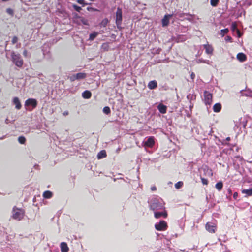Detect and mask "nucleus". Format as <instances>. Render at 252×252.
I'll return each mask as SVG.
<instances>
[{"instance_id": "6", "label": "nucleus", "mask_w": 252, "mask_h": 252, "mask_svg": "<svg viewBox=\"0 0 252 252\" xmlns=\"http://www.w3.org/2000/svg\"><path fill=\"white\" fill-rule=\"evenodd\" d=\"M204 102L206 105H210L212 102L213 95L209 91H204Z\"/></svg>"}, {"instance_id": "25", "label": "nucleus", "mask_w": 252, "mask_h": 252, "mask_svg": "<svg viewBox=\"0 0 252 252\" xmlns=\"http://www.w3.org/2000/svg\"><path fill=\"white\" fill-rule=\"evenodd\" d=\"M98 32H94L90 33L89 35V40L91 41L94 40V39L98 35Z\"/></svg>"}, {"instance_id": "39", "label": "nucleus", "mask_w": 252, "mask_h": 252, "mask_svg": "<svg viewBox=\"0 0 252 252\" xmlns=\"http://www.w3.org/2000/svg\"><path fill=\"white\" fill-rule=\"evenodd\" d=\"M77 2L79 4H81L82 5H85L86 4V3H85V1L84 0H77Z\"/></svg>"}, {"instance_id": "12", "label": "nucleus", "mask_w": 252, "mask_h": 252, "mask_svg": "<svg viewBox=\"0 0 252 252\" xmlns=\"http://www.w3.org/2000/svg\"><path fill=\"white\" fill-rule=\"evenodd\" d=\"M173 16L172 14L165 15L162 19V24L163 26H167L169 23V19Z\"/></svg>"}, {"instance_id": "28", "label": "nucleus", "mask_w": 252, "mask_h": 252, "mask_svg": "<svg viewBox=\"0 0 252 252\" xmlns=\"http://www.w3.org/2000/svg\"><path fill=\"white\" fill-rule=\"evenodd\" d=\"M219 2V0H210V4L213 7L217 6Z\"/></svg>"}, {"instance_id": "27", "label": "nucleus", "mask_w": 252, "mask_h": 252, "mask_svg": "<svg viewBox=\"0 0 252 252\" xmlns=\"http://www.w3.org/2000/svg\"><path fill=\"white\" fill-rule=\"evenodd\" d=\"M229 32V29L228 28H225L224 29L221 30L220 35L223 37L225 34H227Z\"/></svg>"}, {"instance_id": "14", "label": "nucleus", "mask_w": 252, "mask_h": 252, "mask_svg": "<svg viewBox=\"0 0 252 252\" xmlns=\"http://www.w3.org/2000/svg\"><path fill=\"white\" fill-rule=\"evenodd\" d=\"M237 59L241 62H244L247 60V56L243 53H239L237 55Z\"/></svg>"}, {"instance_id": "31", "label": "nucleus", "mask_w": 252, "mask_h": 252, "mask_svg": "<svg viewBox=\"0 0 252 252\" xmlns=\"http://www.w3.org/2000/svg\"><path fill=\"white\" fill-rule=\"evenodd\" d=\"M103 112L106 114H108L110 113V108L108 106L104 107L103 109Z\"/></svg>"}, {"instance_id": "35", "label": "nucleus", "mask_w": 252, "mask_h": 252, "mask_svg": "<svg viewBox=\"0 0 252 252\" xmlns=\"http://www.w3.org/2000/svg\"><path fill=\"white\" fill-rule=\"evenodd\" d=\"M237 24L236 22H233L231 25L232 30L233 31H235L237 29Z\"/></svg>"}, {"instance_id": "11", "label": "nucleus", "mask_w": 252, "mask_h": 252, "mask_svg": "<svg viewBox=\"0 0 252 252\" xmlns=\"http://www.w3.org/2000/svg\"><path fill=\"white\" fill-rule=\"evenodd\" d=\"M168 214L167 211L166 210H164L163 212H154V217L156 219L160 218L161 217H163L164 218H166L167 217Z\"/></svg>"}, {"instance_id": "7", "label": "nucleus", "mask_w": 252, "mask_h": 252, "mask_svg": "<svg viewBox=\"0 0 252 252\" xmlns=\"http://www.w3.org/2000/svg\"><path fill=\"white\" fill-rule=\"evenodd\" d=\"M155 227L158 231H165L167 229L168 225L165 221L162 220L158 223L155 224Z\"/></svg>"}, {"instance_id": "18", "label": "nucleus", "mask_w": 252, "mask_h": 252, "mask_svg": "<svg viewBox=\"0 0 252 252\" xmlns=\"http://www.w3.org/2000/svg\"><path fill=\"white\" fill-rule=\"evenodd\" d=\"M78 18L79 20V24H82L84 25H87V26L89 25V21L87 19H86L83 17H80V16H78Z\"/></svg>"}, {"instance_id": "37", "label": "nucleus", "mask_w": 252, "mask_h": 252, "mask_svg": "<svg viewBox=\"0 0 252 252\" xmlns=\"http://www.w3.org/2000/svg\"><path fill=\"white\" fill-rule=\"evenodd\" d=\"M6 12L10 15H13L14 13L13 10L10 8H7Z\"/></svg>"}, {"instance_id": "44", "label": "nucleus", "mask_w": 252, "mask_h": 252, "mask_svg": "<svg viewBox=\"0 0 252 252\" xmlns=\"http://www.w3.org/2000/svg\"><path fill=\"white\" fill-rule=\"evenodd\" d=\"M5 123L6 124H9V123H11V121H10L8 119H7H7L5 120Z\"/></svg>"}, {"instance_id": "8", "label": "nucleus", "mask_w": 252, "mask_h": 252, "mask_svg": "<svg viewBox=\"0 0 252 252\" xmlns=\"http://www.w3.org/2000/svg\"><path fill=\"white\" fill-rule=\"evenodd\" d=\"M155 144V138L153 136H150L147 140L144 142V146L146 147L152 148Z\"/></svg>"}, {"instance_id": "17", "label": "nucleus", "mask_w": 252, "mask_h": 252, "mask_svg": "<svg viewBox=\"0 0 252 252\" xmlns=\"http://www.w3.org/2000/svg\"><path fill=\"white\" fill-rule=\"evenodd\" d=\"M92 96V93L90 91L86 90L82 93V96L85 99H89Z\"/></svg>"}, {"instance_id": "1", "label": "nucleus", "mask_w": 252, "mask_h": 252, "mask_svg": "<svg viewBox=\"0 0 252 252\" xmlns=\"http://www.w3.org/2000/svg\"><path fill=\"white\" fill-rule=\"evenodd\" d=\"M150 209L153 211L162 209L163 207L162 203L159 199L154 197L149 202Z\"/></svg>"}, {"instance_id": "23", "label": "nucleus", "mask_w": 252, "mask_h": 252, "mask_svg": "<svg viewBox=\"0 0 252 252\" xmlns=\"http://www.w3.org/2000/svg\"><path fill=\"white\" fill-rule=\"evenodd\" d=\"M52 192L49 190L45 191L43 194V196L44 197V198L46 199L50 198L52 196Z\"/></svg>"}, {"instance_id": "30", "label": "nucleus", "mask_w": 252, "mask_h": 252, "mask_svg": "<svg viewBox=\"0 0 252 252\" xmlns=\"http://www.w3.org/2000/svg\"><path fill=\"white\" fill-rule=\"evenodd\" d=\"M18 142L22 144H23L26 142V138L24 136H19L18 137Z\"/></svg>"}, {"instance_id": "43", "label": "nucleus", "mask_w": 252, "mask_h": 252, "mask_svg": "<svg viewBox=\"0 0 252 252\" xmlns=\"http://www.w3.org/2000/svg\"><path fill=\"white\" fill-rule=\"evenodd\" d=\"M151 189L152 191H155L157 190V188L156 187V186H153L151 188Z\"/></svg>"}, {"instance_id": "9", "label": "nucleus", "mask_w": 252, "mask_h": 252, "mask_svg": "<svg viewBox=\"0 0 252 252\" xmlns=\"http://www.w3.org/2000/svg\"><path fill=\"white\" fill-rule=\"evenodd\" d=\"M206 229L209 232L211 233H214L216 232L217 227L215 225L212 223L207 222L205 226Z\"/></svg>"}, {"instance_id": "10", "label": "nucleus", "mask_w": 252, "mask_h": 252, "mask_svg": "<svg viewBox=\"0 0 252 252\" xmlns=\"http://www.w3.org/2000/svg\"><path fill=\"white\" fill-rule=\"evenodd\" d=\"M203 47L205 50L206 54L210 55H212L213 54L214 49L211 45L208 44V42H207V44L203 45Z\"/></svg>"}, {"instance_id": "47", "label": "nucleus", "mask_w": 252, "mask_h": 252, "mask_svg": "<svg viewBox=\"0 0 252 252\" xmlns=\"http://www.w3.org/2000/svg\"><path fill=\"white\" fill-rule=\"evenodd\" d=\"M237 33L238 34V36L239 37H240L241 35H240V32L239 30H237Z\"/></svg>"}, {"instance_id": "20", "label": "nucleus", "mask_w": 252, "mask_h": 252, "mask_svg": "<svg viewBox=\"0 0 252 252\" xmlns=\"http://www.w3.org/2000/svg\"><path fill=\"white\" fill-rule=\"evenodd\" d=\"M213 109L214 112L218 113L221 111V105L220 103H216L214 105Z\"/></svg>"}, {"instance_id": "45", "label": "nucleus", "mask_w": 252, "mask_h": 252, "mask_svg": "<svg viewBox=\"0 0 252 252\" xmlns=\"http://www.w3.org/2000/svg\"><path fill=\"white\" fill-rule=\"evenodd\" d=\"M63 115L64 116H66L68 115V112L67 111H65L63 113Z\"/></svg>"}, {"instance_id": "4", "label": "nucleus", "mask_w": 252, "mask_h": 252, "mask_svg": "<svg viewBox=\"0 0 252 252\" xmlns=\"http://www.w3.org/2000/svg\"><path fill=\"white\" fill-rule=\"evenodd\" d=\"M13 218L19 220L23 218L25 213L23 209L16 208V207L13 208Z\"/></svg>"}, {"instance_id": "38", "label": "nucleus", "mask_w": 252, "mask_h": 252, "mask_svg": "<svg viewBox=\"0 0 252 252\" xmlns=\"http://www.w3.org/2000/svg\"><path fill=\"white\" fill-rule=\"evenodd\" d=\"M225 40L226 42H232V38L230 36H226L225 37Z\"/></svg>"}, {"instance_id": "33", "label": "nucleus", "mask_w": 252, "mask_h": 252, "mask_svg": "<svg viewBox=\"0 0 252 252\" xmlns=\"http://www.w3.org/2000/svg\"><path fill=\"white\" fill-rule=\"evenodd\" d=\"M108 20L107 18L103 19L101 22V26L105 27L108 23Z\"/></svg>"}, {"instance_id": "13", "label": "nucleus", "mask_w": 252, "mask_h": 252, "mask_svg": "<svg viewBox=\"0 0 252 252\" xmlns=\"http://www.w3.org/2000/svg\"><path fill=\"white\" fill-rule=\"evenodd\" d=\"M12 104L15 105V108L19 110L21 108L22 105L18 97H14L12 100Z\"/></svg>"}, {"instance_id": "41", "label": "nucleus", "mask_w": 252, "mask_h": 252, "mask_svg": "<svg viewBox=\"0 0 252 252\" xmlns=\"http://www.w3.org/2000/svg\"><path fill=\"white\" fill-rule=\"evenodd\" d=\"M70 80L71 81H74L75 80H77V78H76V74H73L70 77Z\"/></svg>"}, {"instance_id": "2", "label": "nucleus", "mask_w": 252, "mask_h": 252, "mask_svg": "<svg viewBox=\"0 0 252 252\" xmlns=\"http://www.w3.org/2000/svg\"><path fill=\"white\" fill-rule=\"evenodd\" d=\"M12 60L13 63L18 67H21L23 64V61L21 55L18 53L13 52L11 53Z\"/></svg>"}, {"instance_id": "46", "label": "nucleus", "mask_w": 252, "mask_h": 252, "mask_svg": "<svg viewBox=\"0 0 252 252\" xmlns=\"http://www.w3.org/2000/svg\"><path fill=\"white\" fill-rule=\"evenodd\" d=\"M6 135L3 136L2 137L0 138V140H3V139H5L6 138Z\"/></svg>"}, {"instance_id": "32", "label": "nucleus", "mask_w": 252, "mask_h": 252, "mask_svg": "<svg viewBox=\"0 0 252 252\" xmlns=\"http://www.w3.org/2000/svg\"><path fill=\"white\" fill-rule=\"evenodd\" d=\"M72 7H73L74 9L78 12H80L81 11V10H82V8L79 6H78L76 4H73L72 5Z\"/></svg>"}, {"instance_id": "24", "label": "nucleus", "mask_w": 252, "mask_h": 252, "mask_svg": "<svg viewBox=\"0 0 252 252\" xmlns=\"http://www.w3.org/2000/svg\"><path fill=\"white\" fill-rule=\"evenodd\" d=\"M215 187L218 191H220L223 188V183L221 181H220L216 183Z\"/></svg>"}, {"instance_id": "19", "label": "nucleus", "mask_w": 252, "mask_h": 252, "mask_svg": "<svg viewBox=\"0 0 252 252\" xmlns=\"http://www.w3.org/2000/svg\"><path fill=\"white\" fill-rule=\"evenodd\" d=\"M158 85L157 82L156 80L151 81L148 84V87L150 89H154L157 88Z\"/></svg>"}, {"instance_id": "21", "label": "nucleus", "mask_w": 252, "mask_h": 252, "mask_svg": "<svg viewBox=\"0 0 252 252\" xmlns=\"http://www.w3.org/2000/svg\"><path fill=\"white\" fill-rule=\"evenodd\" d=\"M106 157V153L105 150H102L99 152L97 156L98 159H102Z\"/></svg>"}, {"instance_id": "42", "label": "nucleus", "mask_w": 252, "mask_h": 252, "mask_svg": "<svg viewBox=\"0 0 252 252\" xmlns=\"http://www.w3.org/2000/svg\"><path fill=\"white\" fill-rule=\"evenodd\" d=\"M233 197L234 199H236L238 197V193L236 192H234Z\"/></svg>"}, {"instance_id": "5", "label": "nucleus", "mask_w": 252, "mask_h": 252, "mask_svg": "<svg viewBox=\"0 0 252 252\" xmlns=\"http://www.w3.org/2000/svg\"><path fill=\"white\" fill-rule=\"evenodd\" d=\"M116 24L118 28L121 27L122 22V11L120 8H118L116 12Z\"/></svg>"}, {"instance_id": "48", "label": "nucleus", "mask_w": 252, "mask_h": 252, "mask_svg": "<svg viewBox=\"0 0 252 252\" xmlns=\"http://www.w3.org/2000/svg\"><path fill=\"white\" fill-rule=\"evenodd\" d=\"M228 192L229 194H231L232 193V191H231L230 189H228Z\"/></svg>"}, {"instance_id": "26", "label": "nucleus", "mask_w": 252, "mask_h": 252, "mask_svg": "<svg viewBox=\"0 0 252 252\" xmlns=\"http://www.w3.org/2000/svg\"><path fill=\"white\" fill-rule=\"evenodd\" d=\"M242 192L246 194L248 196H251L252 195V188L248 189H243Z\"/></svg>"}, {"instance_id": "50", "label": "nucleus", "mask_w": 252, "mask_h": 252, "mask_svg": "<svg viewBox=\"0 0 252 252\" xmlns=\"http://www.w3.org/2000/svg\"><path fill=\"white\" fill-rule=\"evenodd\" d=\"M191 77L192 79H193L194 77H195V74L193 73H192L191 75Z\"/></svg>"}, {"instance_id": "3", "label": "nucleus", "mask_w": 252, "mask_h": 252, "mask_svg": "<svg viewBox=\"0 0 252 252\" xmlns=\"http://www.w3.org/2000/svg\"><path fill=\"white\" fill-rule=\"evenodd\" d=\"M37 101L34 98H28L25 101V106L27 110L29 111H32L36 107Z\"/></svg>"}, {"instance_id": "29", "label": "nucleus", "mask_w": 252, "mask_h": 252, "mask_svg": "<svg viewBox=\"0 0 252 252\" xmlns=\"http://www.w3.org/2000/svg\"><path fill=\"white\" fill-rule=\"evenodd\" d=\"M183 186V182L182 181L178 182L175 184V187L177 189H180Z\"/></svg>"}, {"instance_id": "36", "label": "nucleus", "mask_w": 252, "mask_h": 252, "mask_svg": "<svg viewBox=\"0 0 252 252\" xmlns=\"http://www.w3.org/2000/svg\"><path fill=\"white\" fill-rule=\"evenodd\" d=\"M18 40V38L16 36H14L11 41L12 44H16Z\"/></svg>"}, {"instance_id": "40", "label": "nucleus", "mask_w": 252, "mask_h": 252, "mask_svg": "<svg viewBox=\"0 0 252 252\" xmlns=\"http://www.w3.org/2000/svg\"><path fill=\"white\" fill-rule=\"evenodd\" d=\"M23 55L25 57H28L29 56V53L26 50H24L23 53Z\"/></svg>"}, {"instance_id": "22", "label": "nucleus", "mask_w": 252, "mask_h": 252, "mask_svg": "<svg viewBox=\"0 0 252 252\" xmlns=\"http://www.w3.org/2000/svg\"><path fill=\"white\" fill-rule=\"evenodd\" d=\"M87 76L86 74L83 72H79L76 74L77 80H80L85 78Z\"/></svg>"}, {"instance_id": "49", "label": "nucleus", "mask_w": 252, "mask_h": 252, "mask_svg": "<svg viewBox=\"0 0 252 252\" xmlns=\"http://www.w3.org/2000/svg\"><path fill=\"white\" fill-rule=\"evenodd\" d=\"M20 45H21V44H20V43L17 44H16V47L17 48H19V47H20Z\"/></svg>"}, {"instance_id": "34", "label": "nucleus", "mask_w": 252, "mask_h": 252, "mask_svg": "<svg viewBox=\"0 0 252 252\" xmlns=\"http://www.w3.org/2000/svg\"><path fill=\"white\" fill-rule=\"evenodd\" d=\"M201 182L203 185H207L208 184V181L207 179L201 177Z\"/></svg>"}, {"instance_id": "16", "label": "nucleus", "mask_w": 252, "mask_h": 252, "mask_svg": "<svg viewBox=\"0 0 252 252\" xmlns=\"http://www.w3.org/2000/svg\"><path fill=\"white\" fill-rule=\"evenodd\" d=\"M158 108L159 111L162 114H165L166 113L167 107L163 104H159L158 105Z\"/></svg>"}, {"instance_id": "15", "label": "nucleus", "mask_w": 252, "mask_h": 252, "mask_svg": "<svg viewBox=\"0 0 252 252\" xmlns=\"http://www.w3.org/2000/svg\"><path fill=\"white\" fill-rule=\"evenodd\" d=\"M61 252H68L69 248L65 242H62L60 244Z\"/></svg>"}, {"instance_id": "51", "label": "nucleus", "mask_w": 252, "mask_h": 252, "mask_svg": "<svg viewBox=\"0 0 252 252\" xmlns=\"http://www.w3.org/2000/svg\"><path fill=\"white\" fill-rule=\"evenodd\" d=\"M226 140L227 141H229L230 140V137H227L226 138Z\"/></svg>"}]
</instances>
